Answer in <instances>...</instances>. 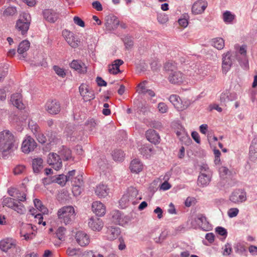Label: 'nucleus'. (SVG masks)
Listing matches in <instances>:
<instances>
[{"label": "nucleus", "mask_w": 257, "mask_h": 257, "mask_svg": "<svg viewBox=\"0 0 257 257\" xmlns=\"http://www.w3.org/2000/svg\"><path fill=\"white\" fill-rule=\"evenodd\" d=\"M105 26L109 30L116 28L119 25V20L114 16H107L105 17Z\"/></svg>", "instance_id": "nucleus-19"}, {"label": "nucleus", "mask_w": 257, "mask_h": 257, "mask_svg": "<svg viewBox=\"0 0 257 257\" xmlns=\"http://www.w3.org/2000/svg\"><path fill=\"white\" fill-rule=\"evenodd\" d=\"M66 229L63 227H59L56 231V235L59 240H63L64 238V235Z\"/></svg>", "instance_id": "nucleus-50"}, {"label": "nucleus", "mask_w": 257, "mask_h": 257, "mask_svg": "<svg viewBox=\"0 0 257 257\" xmlns=\"http://www.w3.org/2000/svg\"><path fill=\"white\" fill-rule=\"evenodd\" d=\"M32 167L35 173H39L44 167L42 159L40 158L34 159L32 161Z\"/></svg>", "instance_id": "nucleus-28"}, {"label": "nucleus", "mask_w": 257, "mask_h": 257, "mask_svg": "<svg viewBox=\"0 0 257 257\" xmlns=\"http://www.w3.org/2000/svg\"><path fill=\"white\" fill-rule=\"evenodd\" d=\"M33 227L30 224H26L23 226L20 230V236L24 237L26 240H29L33 238L35 234L31 232Z\"/></svg>", "instance_id": "nucleus-18"}, {"label": "nucleus", "mask_w": 257, "mask_h": 257, "mask_svg": "<svg viewBox=\"0 0 257 257\" xmlns=\"http://www.w3.org/2000/svg\"><path fill=\"white\" fill-rule=\"evenodd\" d=\"M66 253L70 256L81 257L83 252L79 248L68 247Z\"/></svg>", "instance_id": "nucleus-35"}, {"label": "nucleus", "mask_w": 257, "mask_h": 257, "mask_svg": "<svg viewBox=\"0 0 257 257\" xmlns=\"http://www.w3.org/2000/svg\"><path fill=\"white\" fill-rule=\"evenodd\" d=\"M35 207L43 214H47L48 213V209L43 205L42 202L38 199H35L34 200Z\"/></svg>", "instance_id": "nucleus-34"}, {"label": "nucleus", "mask_w": 257, "mask_h": 257, "mask_svg": "<svg viewBox=\"0 0 257 257\" xmlns=\"http://www.w3.org/2000/svg\"><path fill=\"white\" fill-rule=\"evenodd\" d=\"M35 210L34 209L30 210V212H31V215L35 216V218L36 219V220H38V224H42L44 226H45L46 225V222L42 221V220L43 219L42 214L38 213L35 215Z\"/></svg>", "instance_id": "nucleus-47"}, {"label": "nucleus", "mask_w": 257, "mask_h": 257, "mask_svg": "<svg viewBox=\"0 0 257 257\" xmlns=\"http://www.w3.org/2000/svg\"><path fill=\"white\" fill-rule=\"evenodd\" d=\"M223 249L222 254L223 255H229L232 252L231 245L229 243H226Z\"/></svg>", "instance_id": "nucleus-53"}, {"label": "nucleus", "mask_w": 257, "mask_h": 257, "mask_svg": "<svg viewBox=\"0 0 257 257\" xmlns=\"http://www.w3.org/2000/svg\"><path fill=\"white\" fill-rule=\"evenodd\" d=\"M123 40L126 49H129L132 48L134 45V42L132 37L126 36L124 37Z\"/></svg>", "instance_id": "nucleus-48"}, {"label": "nucleus", "mask_w": 257, "mask_h": 257, "mask_svg": "<svg viewBox=\"0 0 257 257\" xmlns=\"http://www.w3.org/2000/svg\"><path fill=\"white\" fill-rule=\"evenodd\" d=\"M88 225L92 230L99 231L102 228L103 223L101 219L97 217H94L90 218Z\"/></svg>", "instance_id": "nucleus-22"}, {"label": "nucleus", "mask_w": 257, "mask_h": 257, "mask_svg": "<svg viewBox=\"0 0 257 257\" xmlns=\"http://www.w3.org/2000/svg\"><path fill=\"white\" fill-rule=\"evenodd\" d=\"M37 147L35 140L31 137H28L24 140L22 145V151L25 154L33 151Z\"/></svg>", "instance_id": "nucleus-15"}, {"label": "nucleus", "mask_w": 257, "mask_h": 257, "mask_svg": "<svg viewBox=\"0 0 257 257\" xmlns=\"http://www.w3.org/2000/svg\"><path fill=\"white\" fill-rule=\"evenodd\" d=\"M17 14V10L16 8L10 7L7 8L3 12L4 16H13Z\"/></svg>", "instance_id": "nucleus-46"}, {"label": "nucleus", "mask_w": 257, "mask_h": 257, "mask_svg": "<svg viewBox=\"0 0 257 257\" xmlns=\"http://www.w3.org/2000/svg\"><path fill=\"white\" fill-rule=\"evenodd\" d=\"M235 18V16L229 11H226L223 14V19L225 23H231Z\"/></svg>", "instance_id": "nucleus-41"}, {"label": "nucleus", "mask_w": 257, "mask_h": 257, "mask_svg": "<svg viewBox=\"0 0 257 257\" xmlns=\"http://www.w3.org/2000/svg\"><path fill=\"white\" fill-rule=\"evenodd\" d=\"M191 225L193 228H200L206 231L212 229L211 225L207 220L206 217L202 214H198L196 217L192 218L191 220Z\"/></svg>", "instance_id": "nucleus-4"}, {"label": "nucleus", "mask_w": 257, "mask_h": 257, "mask_svg": "<svg viewBox=\"0 0 257 257\" xmlns=\"http://www.w3.org/2000/svg\"><path fill=\"white\" fill-rule=\"evenodd\" d=\"M211 44L218 50H221L224 47V41L221 38H214L211 41Z\"/></svg>", "instance_id": "nucleus-33"}, {"label": "nucleus", "mask_w": 257, "mask_h": 257, "mask_svg": "<svg viewBox=\"0 0 257 257\" xmlns=\"http://www.w3.org/2000/svg\"><path fill=\"white\" fill-rule=\"evenodd\" d=\"M120 233L119 229L117 227H111L108 230V238L110 240L116 238Z\"/></svg>", "instance_id": "nucleus-36"}, {"label": "nucleus", "mask_w": 257, "mask_h": 257, "mask_svg": "<svg viewBox=\"0 0 257 257\" xmlns=\"http://www.w3.org/2000/svg\"><path fill=\"white\" fill-rule=\"evenodd\" d=\"M138 87H139V89L138 90L139 93L140 94H146L147 93L146 90H148L145 87V82L141 83L139 84Z\"/></svg>", "instance_id": "nucleus-61"}, {"label": "nucleus", "mask_w": 257, "mask_h": 257, "mask_svg": "<svg viewBox=\"0 0 257 257\" xmlns=\"http://www.w3.org/2000/svg\"><path fill=\"white\" fill-rule=\"evenodd\" d=\"M211 173H201L198 178V185L201 187L207 186L211 181Z\"/></svg>", "instance_id": "nucleus-24"}, {"label": "nucleus", "mask_w": 257, "mask_h": 257, "mask_svg": "<svg viewBox=\"0 0 257 257\" xmlns=\"http://www.w3.org/2000/svg\"><path fill=\"white\" fill-rule=\"evenodd\" d=\"M59 221L65 225L71 224L75 216L74 208L72 206H64L60 208L57 212Z\"/></svg>", "instance_id": "nucleus-2"}, {"label": "nucleus", "mask_w": 257, "mask_h": 257, "mask_svg": "<svg viewBox=\"0 0 257 257\" xmlns=\"http://www.w3.org/2000/svg\"><path fill=\"white\" fill-rule=\"evenodd\" d=\"M180 127L181 128H182V132H179L178 131V138H179L180 141L182 142L184 144L187 145L190 144L191 142V140L189 135L186 132L185 129L183 128L182 126L178 123V130L180 129Z\"/></svg>", "instance_id": "nucleus-25"}, {"label": "nucleus", "mask_w": 257, "mask_h": 257, "mask_svg": "<svg viewBox=\"0 0 257 257\" xmlns=\"http://www.w3.org/2000/svg\"><path fill=\"white\" fill-rule=\"evenodd\" d=\"M239 210L237 208H231L228 210L227 214L230 218H233L236 216Z\"/></svg>", "instance_id": "nucleus-58"}, {"label": "nucleus", "mask_w": 257, "mask_h": 257, "mask_svg": "<svg viewBox=\"0 0 257 257\" xmlns=\"http://www.w3.org/2000/svg\"><path fill=\"white\" fill-rule=\"evenodd\" d=\"M26 170V167L24 165H19L16 166L14 169L13 172L15 175H20L23 174Z\"/></svg>", "instance_id": "nucleus-49"}, {"label": "nucleus", "mask_w": 257, "mask_h": 257, "mask_svg": "<svg viewBox=\"0 0 257 257\" xmlns=\"http://www.w3.org/2000/svg\"><path fill=\"white\" fill-rule=\"evenodd\" d=\"M92 210L97 216H103L106 212L105 206L99 201H95L92 204Z\"/></svg>", "instance_id": "nucleus-21"}, {"label": "nucleus", "mask_w": 257, "mask_h": 257, "mask_svg": "<svg viewBox=\"0 0 257 257\" xmlns=\"http://www.w3.org/2000/svg\"><path fill=\"white\" fill-rule=\"evenodd\" d=\"M249 159L250 161L255 162L257 160V146L251 145L249 148Z\"/></svg>", "instance_id": "nucleus-43"}, {"label": "nucleus", "mask_w": 257, "mask_h": 257, "mask_svg": "<svg viewBox=\"0 0 257 257\" xmlns=\"http://www.w3.org/2000/svg\"><path fill=\"white\" fill-rule=\"evenodd\" d=\"M113 159L116 161H122L124 157V154L121 150H114L112 155Z\"/></svg>", "instance_id": "nucleus-40"}, {"label": "nucleus", "mask_w": 257, "mask_h": 257, "mask_svg": "<svg viewBox=\"0 0 257 257\" xmlns=\"http://www.w3.org/2000/svg\"><path fill=\"white\" fill-rule=\"evenodd\" d=\"M229 200L235 204L243 202L246 200V192L240 189L235 190L230 195Z\"/></svg>", "instance_id": "nucleus-13"}, {"label": "nucleus", "mask_w": 257, "mask_h": 257, "mask_svg": "<svg viewBox=\"0 0 257 257\" xmlns=\"http://www.w3.org/2000/svg\"><path fill=\"white\" fill-rule=\"evenodd\" d=\"M31 22V17L29 14L27 13H22L19 19L16 22L15 28L20 32L23 35H25L29 29Z\"/></svg>", "instance_id": "nucleus-3"}, {"label": "nucleus", "mask_w": 257, "mask_h": 257, "mask_svg": "<svg viewBox=\"0 0 257 257\" xmlns=\"http://www.w3.org/2000/svg\"><path fill=\"white\" fill-rule=\"evenodd\" d=\"M235 98H230L227 93L222 94L220 96V101L221 102L225 103L226 102L231 101Z\"/></svg>", "instance_id": "nucleus-63"}, {"label": "nucleus", "mask_w": 257, "mask_h": 257, "mask_svg": "<svg viewBox=\"0 0 257 257\" xmlns=\"http://www.w3.org/2000/svg\"><path fill=\"white\" fill-rule=\"evenodd\" d=\"M171 235H175V234L172 233L170 230H166L160 234L158 238H156L155 241L158 243H161L168 236Z\"/></svg>", "instance_id": "nucleus-42"}, {"label": "nucleus", "mask_w": 257, "mask_h": 257, "mask_svg": "<svg viewBox=\"0 0 257 257\" xmlns=\"http://www.w3.org/2000/svg\"><path fill=\"white\" fill-rule=\"evenodd\" d=\"M234 248L235 252L237 253H242L246 250L244 245L240 243L235 244L234 245Z\"/></svg>", "instance_id": "nucleus-54"}, {"label": "nucleus", "mask_w": 257, "mask_h": 257, "mask_svg": "<svg viewBox=\"0 0 257 257\" xmlns=\"http://www.w3.org/2000/svg\"><path fill=\"white\" fill-rule=\"evenodd\" d=\"M30 48V43L27 40L23 41L19 45L18 52L19 54H23Z\"/></svg>", "instance_id": "nucleus-38"}, {"label": "nucleus", "mask_w": 257, "mask_h": 257, "mask_svg": "<svg viewBox=\"0 0 257 257\" xmlns=\"http://www.w3.org/2000/svg\"><path fill=\"white\" fill-rule=\"evenodd\" d=\"M47 162L50 165L53 166L56 170H59L62 166L61 158L56 153H50L48 156Z\"/></svg>", "instance_id": "nucleus-14"}, {"label": "nucleus", "mask_w": 257, "mask_h": 257, "mask_svg": "<svg viewBox=\"0 0 257 257\" xmlns=\"http://www.w3.org/2000/svg\"><path fill=\"white\" fill-rule=\"evenodd\" d=\"M70 67L71 68L78 71L80 73H84L86 72V67L85 64L77 60H73L70 63Z\"/></svg>", "instance_id": "nucleus-31"}, {"label": "nucleus", "mask_w": 257, "mask_h": 257, "mask_svg": "<svg viewBox=\"0 0 257 257\" xmlns=\"http://www.w3.org/2000/svg\"><path fill=\"white\" fill-rule=\"evenodd\" d=\"M79 89L80 94L84 101H90L95 98L93 91L87 85L82 84L79 86Z\"/></svg>", "instance_id": "nucleus-11"}, {"label": "nucleus", "mask_w": 257, "mask_h": 257, "mask_svg": "<svg viewBox=\"0 0 257 257\" xmlns=\"http://www.w3.org/2000/svg\"><path fill=\"white\" fill-rule=\"evenodd\" d=\"M181 105L180 106H178V110H183L187 108L190 104V102L188 100L183 101L180 98Z\"/></svg>", "instance_id": "nucleus-60"}, {"label": "nucleus", "mask_w": 257, "mask_h": 257, "mask_svg": "<svg viewBox=\"0 0 257 257\" xmlns=\"http://www.w3.org/2000/svg\"><path fill=\"white\" fill-rule=\"evenodd\" d=\"M53 69L55 71V73L59 76L61 77H64L66 75V73L63 69L59 67L58 66H54L53 67Z\"/></svg>", "instance_id": "nucleus-55"}, {"label": "nucleus", "mask_w": 257, "mask_h": 257, "mask_svg": "<svg viewBox=\"0 0 257 257\" xmlns=\"http://www.w3.org/2000/svg\"><path fill=\"white\" fill-rule=\"evenodd\" d=\"M11 101L13 104L19 109H23L24 106L22 102V95L20 93H15L11 96Z\"/></svg>", "instance_id": "nucleus-29"}, {"label": "nucleus", "mask_w": 257, "mask_h": 257, "mask_svg": "<svg viewBox=\"0 0 257 257\" xmlns=\"http://www.w3.org/2000/svg\"><path fill=\"white\" fill-rule=\"evenodd\" d=\"M139 151L143 155L148 156L150 155L152 148L149 145H144L139 149Z\"/></svg>", "instance_id": "nucleus-44"}, {"label": "nucleus", "mask_w": 257, "mask_h": 257, "mask_svg": "<svg viewBox=\"0 0 257 257\" xmlns=\"http://www.w3.org/2000/svg\"><path fill=\"white\" fill-rule=\"evenodd\" d=\"M146 135L147 140L150 142L154 144L159 142L160 137L155 130L152 129L148 130Z\"/></svg>", "instance_id": "nucleus-27"}, {"label": "nucleus", "mask_w": 257, "mask_h": 257, "mask_svg": "<svg viewBox=\"0 0 257 257\" xmlns=\"http://www.w3.org/2000/svg\"><path fill=\"white\" fill-rule=\"evenodd\" d=\"M123 63L122 60L120 59H116L113 61L112 65H114L115 69L118 70V71L120 72L119 70V66L121 65Z\"/></svg>", "instance_id": "nucleus-64"}, {"label": "nucleus", "mask_w": 257, "mask_h": 257, "mask_svg": "<svg viewBox=\"0 0 257 257\" xmlns=\"http://www.w3.org/2000/svg\"><path fill=\"white\" fill-rule=\"evenodd\" d=\"M235 57H237V54L233 55L229 52L223 55L222 67L223 73H226L230 69L235 61Z\"/></svg>", "instance_id": "nucleus-8"}, {"label": "nucleus", "mask_w": 257, "mask_h": 257, "mask_svg": "<svg viewBox=\"0 0 257 257\" xmlns=\"http://www.w3.org/2000/svg\"><path fill=\"white\" fill-rule=\"evenodd\" d=\"M95 193L99 198H104L108 195L109 189L105 185L99 184L96 186Z\"/></svg>", "instance_id": "nucleus-26"}, {"label": "nucleus", "mask_w": 257, "mask_h": 257, "mask_svg": "<svg viewBox=\"0 0 257 257\" xmlns=\"http://www.w3.org/2000/svg\"><path fill=\"white\" fill-rule=\"evenodd\" d=\"M157 20L159 23L164 24L169 21V18L166 14H160L158 16Z\"/></svg>", "instance_id": "nucleus-51"}, {"label": "nucleus", "mask_w": 257, "mask_h": 257, "mask_svg": "<svg viewBox=\"0 0 257 257\" xmlns=\"http://www.w3.org/2000/svg\"><path fill=\"white\" fill-rule=\"evenodd\" d=\"M35 135L39 143H40L41 144H44L46 142V141H47L46 137L40 131Z\"/></svg>", "instance_id": "nucleus-56"}, {"label": "nucleus", "mask_w": 257, "mask_h": 257, "mask_svg": "<svg viewBox=\"0 0 257 257\" xmlns=\"http://www.w3.org/2000/svg\"><path fill=\"white\" fill-rule=\"evenodd\" d=\"M45 109L50 114H57L61 110L60 103L55 99L48 100L45 105Z\"/></svg>", "instance_id": "nucleus-10"}, {"label": "nucleus", "mask_w": 257, "mask_h": 257, "mask_svg": "<svg viewBox=\"0 0 257 257\" xmlns=\"http://www.w3.org/2000/svg\"><path fill=\"white\" fill-rule=\"evenodd\" d=\"M74 22L77 25L81 27H84V22L78 17H74L73 18Z\"/></svg>", "instance_id": "nucleus-62"}, {"label": "nucleus", "mask_w": 257, "mask_h": 257, "mask_svg": "<svg viewBox=\"0 0 257 257\" xmlns=\"http://www.w3.org/2000/svg\"><path fill=\"white\" fill-rule=\"evenodd\" d=\"M215 231L216 233H217L220 235L223 236L224 238H225L227 236V230L223 227L218 226V227H216Z\"/></svg>", "instance_id": "nucleus-52"}, {"label": "nucleus", "mask_w": 257, "mask_h": 257, "mask_svg": "<svg viewBox=\"0 0 257 257\" xmlns=\"http://www.w3.org/2000/svg\"><path fill=\"white\" fill-rule=\"evenodd\" d=\"M60 157L64 160H68L71 157V150L66 148L63 147L62 149L59 151Z\"/></svg>", "instance_id": "nucleus-32"}, {"label": "nucleus", "mask_w": 257, "mask_h": 257, "mask_svg": "<svg viewBox=\"0 0 257 257\" xmlns=\"http://www.w3.org/2000/svg\"><path fill=\"white\" fill-rule=\"evenodd\" d=\"M8 207L13 208L15 211L21 214H23L26 212L25 206L20 202H19V204L13 203L12 205H8Z\"/></svg>", "instance_id": "nucleus-37"}, {"label": "nucleus", "mask_w": 257, "mask_h": 257, "mask_svg": "<svg viewBox=\"0 0 257 257\" xmlns=\"http://www.w3.org/2000/svg\"><path fill=\"white\" fill-rule=\"evenodd\" d=\"M208 6V3L204 0H198L195 2L192 7V12L194 14L198 15L203 13Z\"/></svg>", "instance_id": "nucleus-17"}, {"label": "nucleus", "mask_w": 257, "mask_h": 257, "mask_svg": "<svg viewBox=\"0 0 257 257\" xmlns=\"http://www.w3.org/2000/svg\"><path fill=\"white\" fill-rule=\"evenodd\" d=\"M141 199V197L138 196V190L134 187H131L128 188L126 193L123 195L120 202L124 204L131 202L134 204Z\"/></svg>", "instance_id": "nucleus-5"}, {"label": "nucleus", "mask_w": 257, "mask_h": 257, "mask_svg": "<svg viewBox=\"0 0 257 257\" xmlns=\"http://www.w3.org/2000/svg\"><path fill=\"white\" fill-rule=\"evenodd\" d=\"M44 19L49 23L55 22L58 18V14L52 10H45L43 11Z\"/></svg>", "instance_id": "nucleus-23"}, {"label": "nucleus", "mask_w": 257, "mask_h": 257, "mask_svg": "<svg viewBox=\"0 0 257 257\" xmlns=\"http://www.w3.org/2000/svg\"><path fill=\"white\" fill-rule=\"evenodd\" d=\"M0 248L4 252H7L10 249L15 250L17 252V254L12 257L20 256V248L17 246L15 241L11 238H6L1 240L0 241Z\"/></svg>", "instance_id": "nucleus-6"}, {"label": "nucleus", "mask_w": 257, "mask_h": 257, "mask_svg": "<svg viewBox=\"0 0 257 257\" xmlns=\"http://www.w3.org/2000/svg\"><path fill=\"white\" fill-rule=\"evenodd\" d=\"M62 34L68 44L72 48H77L80 41L77 39L74 34L67 30L63 31Z\"/></svg>", "instance_id": "nucleus-16"}, {"label": "nucleus", "mask_w": 257, "mask_h": 257, "mask_svg": "<svg viewBox=\"0 0 257 257\" xmlns=\"http://www.w3.org/2000/svg\"><path fill=\"white\" fill-rule=\"evenodd\" d=\"M111 215V221L115 224L123 225L129 221V219L118 210L112 211Z\"/></svg>", "instance_id": "nucleus-12"}, {"label": "nucleus", "mask_w": 257, "mask_h": 257, "mask_svg": "<svg viewBox=\"0 0 257 257\" xmlns=\"http://www.w3.org/2000/svg\"><path fill=\"white\" fill-rule=\"evenodd\" d=\"M75 239L81 246H85L89 243V237L84 232L79 231L75 234Z\"/></svg>", "instance_id": "nucleus-20"}, {"label": "nucleus", "mask_w": 257, "mask_h": 257, "mask_svg": "<svg viewBox=\"0 0 257 257\" xmlns=\"http://www.w3.org/2000/svg\"><path fill=\"white\" fill-rule=\"evenodd\" d=\"M68 181L69 180L67 176L61 175H60L59 178L57 179V182L59 184L64 186Z\"/></svg>", "instance_id": "nucleus-59"}, {"label": "nucleus", "mask_w": 257, "mask_h": 257, "mask_svg": "<svg viewBox=\"0 0 257 257\" xmlns=\"http://www.w3.org/2000/svg\"><path fill=\"white\" fill-rule=\"evenodd\" d=\"M246 45H243L239 46V45L236 44L234 46V48L236 51H238L236 54H240L242 56V60L237 58L240 65L244 69H247L248 67V60L246 58Z\"/></svg>", "instance_id": "nucleus-9"}, {"label": "nucleus", "mask_w": 257, "mask_h": 257, "mask_svg": "<svg viewBox=\"0 0 257 257\" xmlns=\"http://www.w3.org/2000/svg\"><path fill=\"white\" fill-rule=\"evenodd\" d=\"M15 138L14 135L9 130H4L0 133V152L2 153H10L14 147Z\"/></svg>", "instance_id": "nucleus-1"}, {"label": "nucleus", "mask_w": 257, "mask_h": 257, "mask_svg": "<svg viewBox=\"0 0 257 257\" xmlns=\"http://www.w3.org/2000/svg\"><path fill=\"white\" fill-rule=\"evenodd\" d=\"M189 16L187 14H183L180 18L178 19V24L183 28H186L188 25Z\"/></svg>", "instance_id": "nucleus-39"}, {"label": "nucleus", "mask_w": 257, "mask_h": 257, "mask_svg": "<svg viewBox=\"0 0 257 257\" xmlns=\"http://www.w3.org/2000/svg\"><path fill=\"white\" fill-rule=\"evenodd\" d=\"M30 129L33 133L34 135H36L40 131V128L38 124L34 121L31 120L28 124Z\"/></svg>", "instance_id": "nucleus-45"}, {"label": "nucleus", "mask_w": 257, "mask_h": 257, "mask_svg": "<svg viewBox=\"0 0 257 257\" xmlns=\"http://www.w3.org/2000/svg\"><path fill=\"white\" fill-rule=\"evenodd\" d=\"M130 168L132 172L139 173L143 170V165L138 159H134L131 162Z\"/></svg>", "instance_id": "nucleus-30"}, {"label": "nucleus", "mask_w": 257, "mask_h": 257, "mask_svg": "<svg viewBox=\"0 0 257 257\" xmlns=\"http://www.w3.org/2000/svg\"><path fill=\"white\" fill-rule=\"evenodd\" d=\"M81 257H103L99 253H95L91 251H85L82 253Z\"/></svg>", "instance_id": "nucleus-57"}, {"label": "nucleus", "mask_w": 257, "mask_h": 257, "mask_svg": "<svg viewBox=\"0 0 257 257\" xmlns=\"http://www.w3.org/2000/svg\"><path fill=\"white\" fill-rule=\"evenodd\" d=\"M164 69L165 71L168 75V80L173 84H175L177 80L176 71L177 65L175 61H169L166 62L164 65Z\"/></svg>", "instance_id": "nucleus-7"}]
</instances>
